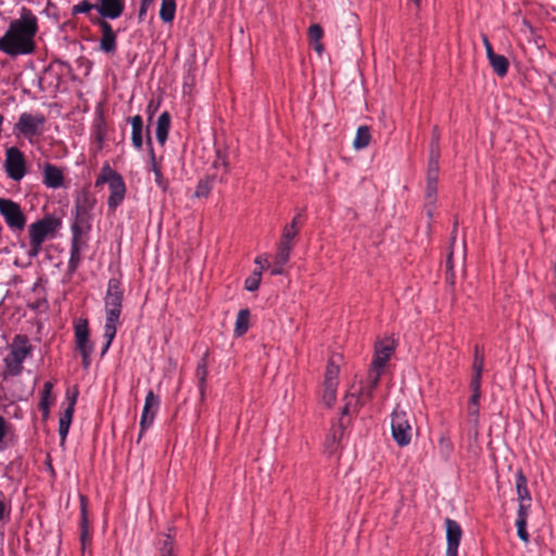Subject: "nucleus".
<instances>
[{"label": "nucleus", "mask_w": 556, "mask_h": 556, "mask_svg": "<svg viewBox=\"0 0 556 556\" xmlns=\"http://www.w3.org/2000/svg\"><path fill=\"white\" fill-rule=\"evenodd\" d=\"M516 490L519 502H531V495L527 486V478L521 470L516 476Z\"/></svg>", "instance_id": "27"}, {"label": "nucleus", "mask_w": 556, "mask_h": 556, "mask_svg": "<svg viewBox=\"0 0 556 556\" xmlns=\"http://www.w3.org/2000/svg\"><path fill=\"white\" fill-rule=\"evenodd\" d=\"M94 205V199L90 197L88 193L83 192L76 199V218L74 224H80L81 226H88L89 222V212L92 210Z\"/></svg>", "instance_id": "16"}, {"label": "nucleus", "mask_w": 556, "mask_h": 556, "mask_svg": "<svg viewBox=\"0 0 556 556\" xmlns=\"http://www.w3.org/2000/svg\"><path fill=\"white\" fill-rule=\"evenodd\" d=\"M0 214L12 230L24 229L26 217L16 202L10 199H0Z\"/></svg>", "instance_id": "6"}, {"label": "nucleus", "mask_w": 556, "mask_h": 556, "mask_svg": "<svg viewBox=\"0 0 556 556\" xmlns=\"http://www.w3.org/2000/svg\"><path fill=\"white\" fill-rule=\"evenodd\" d=\"M96 10V4L89 3L87 0L79 2L72 9V14H89L91 10Z\"/></svg>", "instance_id": "41"}, {"label": "nucleus", "mask_w": 556, "mask_h": 556, "mask_svg": "<svg viewBox=\"0 0 556 556\" xmlns=\"http://www.w3.org/2000/svg\"><path fill=\"white\" fill-rule=\"evenodd\" d=\"M63 173L54 165L47 164L43 169V182L47 187L56 189L63 184Z\"/></svg>", "instance_id": "19"}, {"label": "nucleus", "mask_w": 556, "mask_h": 556, "mask_svg": "<svg viewBox=\"0 0 556 556\" xmlns=\"http://www.w3.org/2000/svg\"><path fill=\"white\" fill-rule=\"evenodd\" d=\"M447 269H448V271H450V275H448V277H447V281L450 282V285H452V286H453V285H454V274H453V268H452V269H450V268L447 267Z\"/></svg>", "instance_id": "64"}, {"label": "nucleus", "mask_w": 556, "mask_h": 556, "mask_svg": "<svg viewBox=\"0 0 556 556\" xmlns=\"http://www.w3.org/2000/svg\"><path fill=\"white\" fill-rule=\"evenodd\" d=\"M249 320H250L249 309H247V308L240 309L237 315L235 330H233V332L237 337H241L248 331Z\"/></svg>", "instance_id": "28"}, {"label": "nucleus", "mask_w": 556, "mask_h": 556, "mask_svg": "<svg viewBox=\"0 0 556 556\" xmlns=\"http://www.w3.org/2000/svg\"><path fill=\"white\" fill-rule=\"evenodd\" d=\"M87 226H81L80 224L72 225V244H71V257L68 261V269L71 271H75L81 261V252L87 248L86 240L83 239V233Z\"/></svg>", "instance_id": "7"}, {"label": "nucleus", "mask_w": 556, "mask_h": 556, "mask_svg": "<svg viewBox=\"0 0 556 556\" xmlns=\"http://www.w3.org/2000/svg\"><path fill=\"white\" fill-rule=\"evenodd\" d=\"M212 187H213V178L206 177L205 179H202L199 181L195 192H194V195L198 198L206 197L210 193Z\"/></svg>", "instance_id": "36"}, {"label": "nucleus", "mask_w": 556, "mask_h": 556, "mask_svg": "<svg viewBox=\"0 0 556 556\" xmlns=\"http://www.w3.org/2000/svg\"><path fill=\"white\" fill-rule=\"evenodd\" d=\"M92 351L93 350L78 351L83 357V367L85 369L89 368V366H90V363H91L90 355H91Z\"/></svg>", "instance_id": "52"}, {"label": "nucleus", "mask_w": 556, "mask_h": 556, "mask_svg": "<svg viewBox=\"0 0 556 556\" xmlns=\"http://www.w3.org/2000/svg\"><path fill=\"white\" fill-rule=\"evenodd\" d=\"M516 527H517V534H518V538L525 542V543H529V533L527 532V520H516Z\"/></svg>", "instance_id": "42"}, {"label": "nucleus", "mask_w": 556, "mask_h": 556, "mask_svg": "<svg viewBox=\"0 0 556 556\" xmlns=\"http://www.w3.org/2000/svg\"><path fill=\"white\" fill-rule=\"evenodd\" d=\"M283 266H285V265H280L279 263H276V262H275V263H274V267H273V269H271L270 274H271L273 276L281 275V274L283 273Z\"/></svg>", "instance_id": "58"}, {"label": "nucleus", "mask_w": 556, "mask_h": 556, "mask_svg": "<svg viewBox=\"0 0 556 556\" xmlns=\"http://www.w3.org/2000/svg\"><path fill=\"white\" fill-rule=\"evenodd\" d=\"M89 20L93 25L99 26L101 30V37L99 40L100 50L108 54L115 53L117 36L113 30L112 25L103 18L92 17L91 15L89 16Z\"/></svg>", "instance_id": "8"}, {"label": "nucleus", "mask_w": 556, "mask_h": 556, "mask_svg": "<svg viewBox=\"0 0 556 556\" xmlns=\"http://www.w3.org/2000/svg\"><path fill=\"white\" fill-rule=\"evenodd\" d=\"M76 403V397L74 396L68 405V407L63 412L59 420V434L61 438V444H64L71 424L74 415V406Z\"/></svg>", "instance_id": "18"}, {"label": "nucleus", "mask_w": 556, "mask_h": 556, "mask_svg": "<svg viewBox=\"0 0 556 556\" xmlns=\"http://www.w3.org/2000/svg\"><path fill=\"white\" fill-rule=\"evenodd\" d=\"M207 356H208V353L206 352L203 355V357L200 359V362L198 363L197 370H195V377L198 379L199 391H200V396H201L202 401L205 397L206 378L208 375Z\"/></svg>", "instance_id": "21"}, {"label": "nucleus", "mask_w": 556, "mask_h": 556, "mask_svg": "<svg viewBox=\"0 0 556 556\" xmlns=\"http://www.w3.org/2000/svg\"><path fill=\"white\" fill-rule=\"evenodd\" d=\"M159 405L160 399L153 393L152 390H150L144 400V405L140 419V433L138 440L141 439L144 430L152 425Z\"/></svg>", "instance_id": "11"}, {"label": "nucleus", "mask_w": 556, "mask_h": 556, "mask_svg": "<svg viewBox=\"0 0 556 556\" xmlns=\"http://www.w3.org/2000/svg\"><path fill=\"white\" fill-rule=\"evenodd\" d=\"M5 170L8 176L20 181L25 175V160L23 153L17 148L7 150Z\"/></svg>", "instance_id": "10"}, {"label": "nucleus", "mask_w": 556, "mask_h": 556, "mask_svg": "<svg viewBox=\"0 0 556 556\" xmlns=\"http://www.w3.org/2000/svg\"><path fill=\"white\" fill-rule=\"evenodd\" d=\"M482 42L485 47V52H486V56H491L492 54H494V51H493V48H492V45L491 42L489 41V38L486 35H482Z\"/></svg>", "instance_id": "54"}, {"label": "nucleus", "mask_w": 556, "mask_h": 556, "mask_svg": "<svg viewBox=\"0 0 556 556\" xmlns=\"http://www.w3.org/2000/svg\"><path fill=\"white\" fill-rule=\"evenodd\" d=\"M343 422L340 421L339 426L332 429L331 434L327 438L326 445L329 453H334L337 451V445L340 443L343 438Z\"/></svg>", "instance_id": "31"}, {"label": "nucleus", "mask_w": 556, "mask_h": 556, "mask_svg": "<svg viewBox=\"0 0 556 556\" xmlns=\"http://www.w3.org/2000/svg\"><path fill=\"white\" fill-rule=\"evenodd\" d=\"M300 219L301 214H298L295 217H293L292 222L289 225H294V230H299Z\"/></svg>", "instance_id": "61"}, {"label": "nucleus", "mask_w": 556, "mask_h": 556, "mask_svg": "<svg viewBox=\"0 0 556 556\" xmlns=\"http://www.w3.org/2000/svg\"><path fill=\"white\" fill-rule=\"evenodd\" d=\"M344 406L342 408V416L349 415L352 410H355L356 407L359 405V397H357L354 394L346 395L344 397Z\"/></svg>", "instance_id": "37"}, {"label": "nucleus", "mask_w": 556, "mask_h": 556, "mask_svg": "<svg viewBox=\"0 0 556 556\" xmlns=\"http://www.w3.org/2000/svg\"><path fill=\"white\" fill-rule=\"evenodd\" d=\"M530 506H531V502H519V507H518V511H517V520H520V519L527 520L528 519Z\"/></svg>", "instance_id": "46"}, {"label": "nucleus", "mask_w": 556, "mask_h": 556, "mask_svg": "<svg viewBox=\"0 0 556 556\" xmlns=\"http://www.w3.org/2000/svg\"><path fill=\"white\" fill-rule=\"evenodd\" d=\"M37 31V16L30 9L23 7L20 17L10 23L8 30L0 38V51L11 56L31 53L35 50L34 38Z\"/></svg>", "instance_id": "1"}, {"label": "nucleus", "mask_w": 556, "mask_h": 556, "mask_svg": "<svg viewBox=\"0 0 556 556\" xmlns=\"http://www.w3.org/2000/svg\"><path fill=\"white\" fill-rule=\"evenodd\" d=\"M299 230H294V225H287L282 231L280 245L293 248L292 240L296 237Z\"/></svg>", "instance_id": "34"}, {"label": "nucleus", "mask_w": 556, "mask_h": 556, "mask_svg": "<svg viewBox=\"0 0 556 556\" xmlns=\"http://www.w3.org/2000/svg\"><path fill=\"white\" fill-rule=\"evenodd\" d=\"M482 381V372L472 371L470 389L472 392H480Z\"/></svg>", "instance_id": "47"}, {"label": "nucleus", "mask_w": 556, "mask_h": 556, "mask_svg": "<svg viewBox=\"0 0 556 556\" xmlns=\"http://www.w3.org/2000/svg\"><path fill=\"white\" fill-rule=\"evenodd\" d=\"M101 184H108L110 188V197L108 199V205L110 208L115 210L124 200L126 187L122 175L116 170L112 169L111 166L105 163L99 177L96 180V186Z\"/></svg>", "instance_id": "4"}, {"label": "nucleus", "mask_w": 556, "mask_h": 556, "mask_svg": "<svg viewBox=\"0 0 556 556\" xmlns=\"http://www.w3.org/2000/svg\"><path fill=\"white\" fill-rule=\"evenodd\" d=\"M75 340L78 351L93 350L92 343L89 341V329L87 320L76 325Z\"/></svg>", "instance_id": "20"}, {"label": "nucleus", "mask_w": 556, "mask_h": 556, "mask_svg": "<svg viewBox=\"0 0 556 556\" xmlns=\"http://www.w3.org/2000/svg\"><path fill=\"white\" fill-rule=\"evenodd\" d=\"M414 417L396 405L391 414V432L392 438L401 447L407 446L413 438Z\"/></svg>", "instance_id": "5"}, {"label": "nucleus", "mask_w": 556, "mask_h": 556, "mask_svg": "<svg viewBox=\"0 0 556 556\" xmlns=\"http://www.w3.org/2000/svg\"><path fill=\"white\" fill-rule=\"evenodd\" d=\"M337 387L338 386L324 384L323 402L328 407H331L336 402Z\"/></svg>", "instance_id": "35"}, {"label": "nucleus", "mask_w": 556, "mask_h": 556, "mask_svg": "<svg viewBox=\"0 0 556 556\" xmlns=\"http://www.w3.org/2000/svg\"><path fill=\"white\" fill-rule=\"evenodd\" d=\"M438 190V179H427L426 194L429 203L433 205Z\"/></svg>", "instance_id": "40"}, {"label": "nucleus", "mask_w": 556, "mask_h": 556, "mask_svg": "<svg viewBox=\"0 0 556 556\" xmlns=\"http://www.w3.org/2000/svg\"><path fill=\"white\" fill-rule=\"evenodd\" d=\"M169 125L170 115L168 112H163L159 116L156 125V139L161 144H164L167 139Z\"/></svg>", "instance_id": "23"}, {"label": "nucleus", "mask_w": 556, "mask_h": 556, "mask_svg": "<svg viewBox=\"0 0 556 556\" xmlns=\"http://www.w3.org/2000/svg\"><path fill=\"white\" fill-rule=\"evenodd\" d=\"M214 166L217 168L219 166H223L225 168V170H227L228 168V163H227V160L225 156L220 155V153L218 152L217 154V159L215 160L214 162Z\"/></svg>", "instance_id": "55"}, {"label": "nucleus", "mask_w": 556, "mask_h": 556, "mask_svg": "<svg viewBox=\"0 0 556 556\" xmlns=\"http://www.w3.org/2000/svg\"><path fill=\"white\" fill-rule=\"evenodd\" d=\"M546 92L549 96V100L552 102H556V85L551 83L549 86L546 88Z\"/></svg>", "instance_id": "57"}, {"label": "nucleus", "mask_w": 556, "mask_h": 556, "mask_svg": "<svg viewBox=\"0 0 556 556\" xmlns=\"http://www.w3.org/2000/svg\"><path fill=\"white\" fill-rule=\"evenodd\" d=\"M160 556H177L175 553V542L169 534H164L159 541Z\"/></svg>", "instance_id": "32"}, {"label": "nucleus", "mask_w": 556, "mask_h": 556, "mask_svg": "<svg viewBox=\"0 0 556 556\" xmlns=\"http://www.w3.org/2000/svg\"><path fill=\"white\" fill-rule=\"evenodd\" d=\"M480 396H481V392H472V394L470 396L469 404L479 406Z\"/></svg>", "instance_id": "59"}, {"label": "nucleus", "mask_w": 556, "mask_h": 556, "mask_svg": "<svg viewBox=\"0 0 556 556\" xmlns=\"http://www.w3.org/2000/svg\"><path fill=\"white\" fill-rule=\"evenodd\" d=\"M291 251L292 249L279 244L278 251L275 256V262L279 263L280 265H286L290 258Z\"/></svg>", "instance_id": "39"}, {"label": "nucleus", "mask_w": 556, "mask_h": 556, "mask_svg": "<svg viewBox=\"0 0 556 556\" xmlns=\"http://www.w3.org/2000/svg\"><path fill=\"white\" fill-rule=\"evenodd\" d=\"M339 371L340 369L336 362V356L330 357L325 372L324 384L338 386Z\"/></svg>", "instance_id": "29"}, {"label": "nucleus", "mask_w": 556, "mask_h": 556, "mask_svg": "<svg viewBox=\"0 0 556 556\" xmlns=\"http://www.w3.org/2000/svg\"><path fill=\"white\" fill-rule=\"evenodd\" d=\"M8 433V424L5 419L0 416V442L5 438Z\"/></svg>", "instance_id": "56"}, {"label": "nucleus", "mask_w": 556, "mask_h": 556, "mask_svg": "<svg viewBox=\"0 0 556 556\" xmlns=\"http://www.w3.org/2000/svg\"><path fill=\"white\" fill-rule=\"evenodd\" d=\"M468 417L469 421L475 426L478 425L479 421V406L478 405H468Z\"/></svg>", "instance_id": "48"}, {"label": "nucleus", "mask_w": 556, "mask_h": 556, "mask_svg": "<svg viewBox=\"0 0 556 556\" xmlns=\"http://www.w3.org/2000/svg\"><path fill=\"white\" fill-rule=\"evenodd\" d=\"M53 230V219L43 218L29 226L30 245H41L47 235Z\"/></svg>", "instance_id": "15"}, {"label": "nucleus", "mask_w": 556, "mask_h": 556, "mask_svg": "<svg viewBox=\"0 0 556 556\" xmlns=\"http://www.w3.org/2000/svg\"><path fill=\"white\" fill-rule=\"evenodd\" d=\"M395 343L392 339H384L376 343L375 357L371 362L376 368H384L390 357L394 353Z\"/></svg>", "instance_id": "14"}, {"label": "nucleus", "mask_w": 556, "mask_h": 556, "mask_svg": "<svg viewBox=\"0 0 556 556\" xmlns=\"http://www.w3.org/2000/svg\"><path fill=\"white\" fill-rule=\"evenodd\" d=\"M154 0H141L138 18L139 22H142L146 17L147 11L149 7L153 3Z\"/></svg>", "instance_id": "49"}, {"label": "nucleus", "mask_w": 556, "mask_h": 556, "mask_svg": "<svg viewBox=\"0 0 556 556\" xmlns=\"http://www.w3.org/2000/svg\"><path fill=\"white\" fill-rule=\"evenodd\" d=\"M9 514V510L5 505V496L2 491H0V521H2L5 516Z\"/></svg>", "instance_id": "51"}, {"label": "nucleus", "mask_w": 556, "mask_h": 556, "mask_svg": "<svg viewBox=\"0 0 556 556\" xmlns=\"http://www.w3.org/2000/svg\"><path fill=\"white\" fill-rule=\"evenodd\" d=\"M86 514H87L86 506L83 503L81 504V533H80V540H81L83 545H85V543L88 539Z\"/></svg>", "instance_id": "45"}, {"label": "nucleus", "mask_w": 556, "mask_h": 556, "mask_svg": "<svg viewBox=\"0 0 556 556\" xmlns=\"http://www.w3.org/2000/svg\"><path fill=\"white\" fill-rule=\"evenodd\" d=\"M125 8V1L124 0H99L98 3H96V10L99 13V18L103 20H116L118 18Z\"/></svg>", "instance_id": "13"}, {"label": "nucleus", "mask_w": 556, "mask_h": 556, "mask_svg": "<svg viewBox=\"0 0 556 556\" xmlns=\"http://www.w3.org/2000/svg\"><path fill=\"white\" fill-rule=\"evenodd\" d=\"M371 140L370 129L368 126H359L353 141V147L356 150H362L369 146Z\"/></svg>", "instance_id": "25"}, {"label": "nucleus", "mask_w": 556, "mask_h": 556, "mask_svg": "<svg viewBox=\"0 0 556 556\" xmlns=\"http://www.w3.org/2000/svg\"><path fill=\"white\" fill-rule=\"evenodd\" d=\"M33 346L26 336H15L9 346V353L3 362L5 365L4 376H18L23 370V363L31 353Z\"/></svg>", "instance_id": "3"}, {"label": "nucleus", "mask_w": 556, "mask_h": 556, "mask_svg": "<svg viewBox=\"0 0 556 556\" xmlns=\"http://www.w3.org/2000/svg\"><path fill=\"white\" fill-rule=\"evenodd\" d=\"M131 123V141L135 148L140 149L142 147V118L136 115L130 118Z\"/></svg>", "instance_id": "26"}, {"label": "nucleus", "mask_w": 556, "mask_h": 556, "mask_svg": "<svg viewBox=\"0 0 556 556\" xmlns=\"http://www.w3.org/2000/svg\"><path fill=\"white\" fill-rule=\"evenodd\" d=\"M261 270H255L250 277H248L244 281V287L248 291H256L261 283Z\"/></svg>", "instance_id": "38"}, {"label": "nucleus", "mask_w": 556, "mask_h": 556, "mask_svg": "<svg viewBox=\"0 0 556 556\" xmlns=\"http://www.w3.org/2000/svg\"><path fill=\"white\" fill-rule=\"evenodd\" d=\"M53 384L50 381L45 382L43 390L41 392V399L39 402V408L42 410L43 418L49 416V407H50V396L52 392Z\"/></svg>", "instance_id": "33"}, {"label": "nucleus", "mask_w": 556, "mask_h": 556, "mask_svg": "<svg viewBox=\"0 0 556 556\" xmlns=\"http://www.w3.org/2000/svg\"><path fill=\"white\" fill-rule=\"evenodd\" d=\"M456 236L457 235H452L451 233L450 252H448L447 260H446V267H448L450 269H452V257H453V254H454Z\"/></svg>", "instance_id": "50"}, {"label": "nucleus", "mask_w": 556, "mask_h": 556, "mask_svg": "<svg viewBox=\"0 0 556 556\" xmlns=\"http://www.w3.org/2000/svg\"><path fill=\"white\" fill-rule=\"evenodd\" d=\"M493 71L500 76L504 77L508 71V60L502 54H492L488 58Z\"/></svg>", "instance_id": "24"}, {"label": "nucleus", "mask_w": 556, "mask_h": 556, "mask_svg": "<svg viewBox=\"0 0 556 556\" xmlns=\"http://www.w3.org/2000/svg\"><path fill=\"white\" fill-rule=\"evenodd\" d=\"M430 159H440V146L439 142L431 141L430 142Z\"/></svg>", "instance_id": "53"}, {"label": "nucleus", "mask_w": 556, "mask_h": 556, "mask_svg": "<svg viewBox=\"0 0 556 556\" xmlns=\"http://www.w3.org/2000/svg\"><path fill=\"white\" fill-rule=\"evenodd\" d=\"M124 299V289L122 282L117 278H111L108 282L106 293L104 298L105 306V325L104 338L106 342L102 349L101 355H104L111 346L116 334V328L119 324L122 313V303Z\"/></svg>", "instance_id": "2"}, {"label": "nucleus", "mask_w": 556, "mask_h": 556, "mask_svg": "<svg viewBox=\"0 0 556 556\" xmlns=\"http://www.w3.org/2000/svg\"><path fill=\"white\" fill-rule=\"evenodd\" d=\"M457 229H458V217H455L454 223H453L452 235H457Z\"/></svg>", "instance_id": "63"}, {"label": "nucleus", "mask_w": 556, "mask_h": 556, "mask_svg": "<svg viewBox=\"0 0 556 556\" xmlns=\"http://www.w3.org/2000/svg\"><path fill=\"white\" fill-rule=\"evenodd\" d=\"M176 12V1L175 0H162L161 9H160V18L169 23L174 20Z\"/></svg>", "instance_id": "30"}, {"label": "nucleus", "mask_w": 556, "mask_h": 556, "mask_svg": "<svg viewBox=\"0 0 556 556\" xmlns=\"http://www.w3.org/2000/svg\"><path fill=\"white\" fill-rule=\"evenodd\" d=\"M255 263H256V264H258V265H261V269H263V268H264V267H263V263L267 264V263H268V261H267V257L257 256V257L255 258Z\"/></svg>", "instance_id": "62"}, {"label": "nucleus", "mask_w": 556, "mask_h": 556, "mask_svg": "<svg viewBox=\"0 0 556 556\" xmlns=\"http://www.w3.org/2000/svg\"><path fill=\"white\" fill-rule=\"evenodd\" d=\"M307 36L313 49L320 55L324 52V45L321 38L324 30L319 24H313L308 27Z\"/></svg>", "instance_id": "22"}, {"label": "nucleus", "mask_w": 556, "mask_h": 556, "mask_svg": "<svg viewBox=\"0 0 556 556\" xmlns=\"http://www.w3.org/2000/svg\"><path fill=\"white\" fill-rule=\"evenodd\" d=\"M40 249H41V245H30L29 255L36 256L39 253Z\"/></svg>", "instance_id": "60"}, {"label": "nucleus", "mask_w": 556, "mask_h": 556, "mask_svg": "<svg viewBox=\"0 0 556 556\" xmlns=\"http://www.w3.org/2000/svg\"><path fill=\"white\" fill-rule=\"evenodd\" d=\"M382 371L383 368H376L372 365L370 366L367 374L366 382L361 388V393L363 396H366L367 399H370L372 396V392L380 381Z\"/></svg>", "instance_id": "17"}, {"label": "nucleus", "mask_w": 556, "mask_h": 556, "mask_svg": "<svg viewBox=\"0 0 556 556\" xmlns=\"http://www.w3.org/2000/svg\"><path fill=\"white\" fill-rule=\"evenodd\" d=\"M45 122L46 118L42 114L23 113L15 127L24 137L31 139L41 134Z\"/></svg>", "instance_id": "9"}, {"label": "nucleus", "mask_w": 556, "mask_h": 556, "mask_svg": "<svg viewBox=\"0 0 556 556\" xmlns=\"http://www.w3.org/2000/svg\"><path fill=\"white\" fill-rule=\"evenodd\" d=\"M484 367L483 355L479 352V346L475 348L472 371L482 372Z\"/></svg>", "instance_id": "44"}, {"label": "nucleus", "mask_w": 556, "mask_h": 556, "mask_svg": "<svg viewBox=\"0 0 556 556\" xmlns=\"http://www.w3.org/2000/svg\"><path fill=\"white\" fill-rule=\"evenodd\" d=\"M427 179H439V159L429 157Z\"/></svg>", "instance_id": "43"}, {"label": "nucleus", "mask_w": 556, "mask_h": 556, "mask_svg": "<svg viewBox=\"0 0 556 556\" xmlns=\"http://www.w3.org/2000/svg\"><path fill=\"white\" fill-rule=\"evenodd\" d=\"M445 530H446V556H457L458 555V546L462 539V528L457 521L446 518L445 519Z\"/></svg>", "instance_id": "12"}]
</instances>
